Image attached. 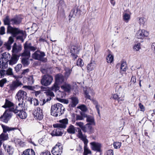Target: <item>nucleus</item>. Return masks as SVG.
<instances>
[{"instance_id":"obj_31","label":"nucleus","mask_w":155,"mask_h":155,"mask_svg":"<svg viewBox=\"0 0 155 155\" xmlns=\"http://www.w3.org/2000/svg\"><path fill=\"white\" fill-rule=\"evenodd\" d=\"M77 129L73 125H71L67 129V132L70 134H74L76 131Z\"/></svg>"},{"instance_id":"obj_49","label":"nucleus","mask_w":155,"mask_h":155,"mask_svg":"<svg viewBox=\"0 0 155 155\" xmlns=\"http://www.w3.org/2000/svg\"><path fill=\"white\" fill-rule=\"evenodd\" d=\"M7 82V80L6 78H4L0 80V86L1 87H4V85Z\"/></svg>"},{"instance_id":"obj_39","label":"nucleus","mask_w":155,"mask_h":155,"mask_svg":"<svg viewBox=\"0 0 155 155\" xmlns=\"http://www.w3.org/2000/svg\"><path fill=\"white\" fill-rule=\"evenodd\" d=\"M29 58L23 57L21 59V62L24 66H26L29 64Z\"/></svg>"},{"instance_id":"obj_9","label":"nucleus","mask_w":155,"mask_h":155,"mask_svg":"<svg viewBox=\"0 0 155 155\" xmlns=\"http://www.w3.org/2000/svg\"><path fill=\"white\" fill-rule=\"evenodd\" d=\"M63 150L62 145L60 143H58L52 148L51 152L54 155H61Z\"/></svg>"},{"instance_id":"obj_15","label":"nucleus","mask_w":155,"mask_h":155,"mask_svg":"<svg viewBox=\"0 0 155 155\" xmlns=\"http://www.w3.org/2000/svg\"><path fill=\"white\" fill-rule=\"evenodd\" d=\"M149 33L144 30H140L136 33V37L138 38L143 39L148 36Z\"/></svg>"},{"instance_id":"obj_22","label":"nucleus","mask_w":155,"mask_h":155,"mask_svg":"<svg viewBox=\"0 0 155 155\" xmlns=\"http://www.w3.org/2000/svg\"><path fill=\"white\" fill-rule=\"evenodd\" d=\"M22 46L21 45H17L16 43H14L12 47V52L14 54H16L21 51Z\"/></svg>"},{"instance_id":"obj_53","label":"nucleus","mask_w":155,"mask_h":155,"mask_svg":"<svg viewBox=\"0 0 155 155\" xmlns=\"http://www.w3.org/2000/svg\"><path fill=\"white\" fill-rule=\"evenodd\" d=\"M6 74L8 75H13L12 70L11 68H8L6 71Z\"/></svg>"},{"instance_id":"obj_32","label":"nucleus","mask_w":155,"mask_h":155,"mask_svg":"<svg viewBox=\"0 0 155 155\" xmlns=\"http://www.w3.org/2000/svg\"><path fill=\"white\" fill-rule=\"evenodd\" d=\"M20 56L25 58H29L30 57V51L29 50L24 49V52L21 53Z\"/></svg>"},{"instance_id":"obj_8","label":"nucleus","mask_w":155,"mask_h":155,"mask_svg":"<svg viewBox=\"0 0 155 155\" xmlns=\"http://www.w3.org/2000/svg\"><path fill=\"white\" fill-rule=\"evenodd\" d=\"M77 136L78 138L81 139L84 143V147H87V144L88 143V140L87 138V136L84 134H83L81 130L79 128H77Z\"/></svg>"},{"instance_id":"obj_43","label":"nucleus","mask_w":155,"mask_h":155,"mask_svg":"<svg viewBox=\"0 0 155 155\" xmlns=\"http://www.w3.org/2000/svg\"><path fill=\"white\" fill-rule=\"evenodd\" d=\"M8 54L6 52H4L0 55V58H1L4 60H6L9 61L8 59Z\"/></svg>"},{"instance_id":"obj_40","label":"nucleus","mask_w":155,"mask_h":155,"mask_svg":"<svg viewBox=\"0 0 155 155\" xmlns=\"http://www.w3.org/2000/svg\"><path fill=\"white\" fill-rule=\"evenodd\" d=\"M71 99L72 103V106L75 107L78 103V100L77 97H72Z\"/></svg>"},{"instance_id":"obj_34","label":"nucleus","mask_w":155,"mask_h":155,"mask_svg":"<svg viewBox=\"0 0 155 155\" xmlns=\"http://www.w3.org/2000/svg\"><path fill=\"white\" fill-rule=\"evenodd\" d=\"M3 146L5 150H7V152L9 155H12L13 153V149L11 148L10 146H8L7 148H6V147H5V145L4 144Z\"/></svg>"},{"instance_id":"obj_37","label":"nucleus","mask_w":155,"mask_h":155,"mask_svg":"<svg viewBox=\"0 0 155 155\" xmlns=\"http://www.w3.org/2000/svg\"><path fill=\"white\" fill-rule=\"evenodd\" d=\"M14 104L7 99H5V105L3 107L4 108L10 107L13 106Z\"/></svg>"},{"instance_id":"obj_61","label":"nucleus","mask_w":155,"mask_h":155,"mask_svg":"<svg viewBox=\"0 0 155 155\" xmlns=\"http://www.w3.org/2000/svg\"><path fill=\"white\" fill-rule=\"evenodd\" d=\"M136 77L133 75L132 76L131 79L130 81L132 82L134 84L136 82Z\"/></svg>"},{"instance_id":"obj_35","label":"nucleus","mask_w":155,"mask_h":155,"mask_svg":"<svg viewBox=\"0 0 155 155\" xmlns=\"http://www.w3.org/2000/svg\"><path fill=\"white\" fill-rule=\"evenodd\" d=\"M59 85V84L55 82L53 86L50 88V90H49V91H50L51 92L53 91L56 92L57 91L59 90V87L58 86Z\"/></svg>"},{"instance_id":"obj_28","label":"nucleus","mask_w":155,"mask_h":155,"mask_svg":"<svg viewBox=\"0 0 155 155\" xmlns=\"http://www.w3.org/2000/svg\"><path fill=\"white\" fill-rule=\"evenodd\" d=\"M86 121L88 122L87 124H89L90 125H95V124L94 119L93 116L87 115L86 117Z\"/></svg>"},{"instance_id":"obj_23","label":"nucleus","mask_w":155,"mask_h":155,"mask_svg":"<svg viewBox=\"0 0 155 155\" xmlns=\"http://www.w3.org/2000/svg\"><path fill=\"white\" fill-rule=\"evenodd\" d=\"M19 56L18 55L16 54H13L10 60H9L8 61H9V64L13 65L16 63L19 59Z\"/></svg>"},{"instance_id":"obj_51","label":"nucleus","mask_w":155,"mask_h":155,"mask_svg":"<svg viewBox=\"0 0 155 155\" xmlns=\"http://www.w3.org/2000/svg\"><path fill=\"white\" fill-rule=\"evenodd\" d=\"M76 64L78 66H80L81 67L82 66L84 65V63L82 60L80 58H79Z\"/></svg>"},{"instance_id":"obj_41","label":"nucleus","mask_w":155,"mask_h":155,"mask_svg":"<svg viewBox=\"0 0 155 155\" xmlns=\"http://www.w3.org/2000/svg\"><path fill=\"white\" fill-rule=\"evenodd\" d=\"M78 49L77 47L75 46H72L71 48V54H78Z\"/></svg>"},{"instance_id":"obj_19","label":"nucleus","mask_w":155,"mask_h":155,"mask_svg":"<svg viewBox=\"0 0 155 155\" xmlns=\"http://www.w3.org/2000/svg\"><path fill=\"white\" fill-rule=\"evenodd\" d=\"M57 128L56 129H54L51 133V134L52 136H61L63 134L64 130L62 129L59 127H54Z\"/></svg>"},{"instance_id":"obj_25","label":"nucleus","mask_w":155,"mask_h":155,"mask_svg":"<svg viewBox=\"0 0 155 155\" xmlns=\"http://www.w3.org/2000/svg\"><path fill=\"white\" fill-rule=\"evenodd\" d=\"M24 48L27 50H29L30 51H34L37 49V47L32 46L31 43L26 42L24 44Z\"/></svg>"},{"instance_id":"obj_10","label":"nucleus","mask_w":155,"mask_h":155,"mask_svg":"<svg viewBox=\"0 0 155 155\" xmlns=\"http://www.w3.org/2000/svg\"><path fill=\"white\" fill-rule=\"evenodd\" d=\"M27 93L22 90H20L17 93L15 98L17 99L20 103H23V100L24 98L26 99L27 98Z\"/></svg>"},{"instance_id":"obj_64","label":"nucleus","mask_w":155,"mask_h":155,"mask_svg":"<svg viewBox=\"0 0 155 155\" xmlns=\"http://www.w3.org/2000/svg\"><path fill=\"white\" fill-rule=\"evenodd\" d=\"M151 48L153 51L154 53H155V43H153L151 45Z\"/></svg>"},{"instance_id":"obj_60","label":"nucleus","mask_w":155,"mask_h":155,"mask_svg":"<svg viewBox=\"0 0 155 155\" xmlns=\"http://www.w3.org/2000/svg\"><path fill=\"white\" fill-rule=\"evenodd\" d=\"M145 19L143 18H140L139 19V23L141 25L143 24L144 23Z\"/></svg>"},{"instance_id":"obj_7","label":"nucleus","mask_w":155,"mask_h":155,"mask_svg":"<svg viewBox=\"0 0 155 155\" xmlns=\"http://www.w3.org/2000/svg\"><path fill=\"white\" fill-rule=\"evenodd\" d=\"M53 80V78L51 76L45 75L42 77L41 80V83L43 85L48 86L51 84Z\"/></svg>"},{"instance_id":"obj_59","label":"nucleus","mask_w":155,"mask_h":155,"mask_svg":"<svg viewBox=\"0 0 155 155\" xmlns=\"http://www.w3.org/2000/svg\"><path fill=\"white\" fill-rule=\"evenodd\" d=\"M5 28L4 26H2L0 29V35H3L5 33Z\"/></svg>"},{"instance_id":"obj_16","label":"nucleus","mask_w":155,"mask_h":155,"mask_svg":"<svg viewBox=\"0 0 155 155\" xmlns=\"http://www.w3.org/2000/svg\"><path fill=\"white\" fill-rule=\"evenodd\" d=\"M22 85V83L18 80L12 82L11 84H9L10 89L11 91L15 90L18 87Z\"/></svg>"},{"instance_id":"obj_47","label":"nucleus","mask_w":155,"mask_h":155,"mask_svg":"<svg viewBox=\"0 0 155 155\" xmlns=\"http://www.w3.org/2000/svg\"><path fill=\"white\" fill-rule=\"evenodd\" d=\"M75 125L76 126L79 127V128L81 130L82 129V128L84 126V123L81 121L79 122H76ZM76 129L77 130V128H76Z\"/></svg>"},{"instance_id":"obj_29","label":"nucleus","mask_w":155,"mask_h":155,"mask_svg":"<svg viewBox=\"0 0 155 155\" xmlns=\"http://www.w3.org/2000/svg\"><path fill=\"white\" fill-rule=\"evenodd\" d=\"M22 155H35V153L33 149H29L24 151Z\"/></svg>"},{"instance_id":"obj_21","label":"nucleus","mask_w":155,"mask_h":155,"mask_svg":"<svg viewBox=\"0 0 155 155\" xmlns=\"http://www.w3.org/2000/svg\"><path fill=\"white\" fill-rule=\"evenodd\" d=\"M55 82L59 85L64 82V77L61 74H58L55 76Z\"/></svg>"},{"instance_id":"obj_48","label":"nucleus","mask_w":155,"mask_h":155,"mask_svg":"<svg viewBox=\"0 0 155 155\" xmlns=\"http://www.w3.org/2000/svg\"><path fill=\"white\" fill-rule=\"evenodd\" d=\"M91 153V151L88 149L87 147H84V155H87L88 154Z\"/></svg>"},{"instance_id":"obj_38","label":"nucleus","mask_w":155,"mask_h":155,"mask_svg":"<svg viewBox=\"0 0 155 155\" xmlns=\"http://www.w3.org/2000/svg\"><path fill=\"white\" fill-rule=\"evenodd\" d=\"M130 15L128 13H124L123 14V19L125 22L127 23L130 19Z\"/></svg>"},{"instance_id":"obj_2","label":"nucleus","mask_w":155,"mask_h":155,"mask_svg":"<svg viewBox=\"0 0 155 155\" xmlns=\"http://www.w3.org/2000/svg\"><path fill=\"white\" fill-rule=\"evenodd\" d=\"M65 108L60 103H57L52 105L51 110V114L54 116H61L64 112Z\"/></svg>"},{"instance_id":"obj_45","label":"nucleus","mask_w":155,"mask_h":155,"mask_svg":"<svg viewBox=\"0 0 155 155\" xmlns=\"http://www.w3.org/2000/svg\"><path fill=\"white\" fill-rule=\"evenodd\" d=\"M65 77H68L70 75L71 71L72 69H70L68 68H66L65 69Z\"/></svg>"},{"instance_id":"obj_11","label":"nucleus","mask_w":155,"mask_h":155,"mask_svg":"<svg viewBox=\"0 0 155 155\" xmlns=\"http://www.w3.org/2000/svg\"><path fill=\"white\" fill-rule=\"evenodd\" d=\"M81 13V10L78 7H74L71 11L69 16V20H70L72 18H75L77 16L79 17Z\"/></svg>"},{"instance_id":"obj_20","label":"nucleus","mask_w":155,"mask_h":155,"mask_svg":"<svg viewBox=\"0 0 155 155\" xmlns=\"http://www.w3.org/2000/svg\"><path fill=\"white\" fill-rule=\"evenodd\" d=\"M21 21V19L19 16L16 15L11 19V24L13 25H18Z\"/></svg>"},{"instance_id":"obj_18","label":"nucleus","mask_w":155,"mask_h":155,"mask_svg":"<svg viewBox=\"0 0 155 155\" xmlns=\"http://www.w3.org/2000/svg\"><path fill=\"white\" fill-rule=\"evenodd\" d=\"M91 145L92 149L98 152H100L101 151V144L95 142H92L90 143Z\"/></svg>"},{"instance_id":"obj_12","label":"nucleus","mask_w":155,"mask_h":155,"mask_svg":"<svg viewBox=\"0 0 155 155\" xmlns=\"http://www.w3.org/2000/svg\"><path fill=\"white\" fill-rule=\"evenodd\" d=\"M33 114L34 118L36 119L41 120L43 118V115L42 110H41L40 108L37 107L35 108L33 110Z\"/></svg>"},{"instance_id":"obj_6","label":"nucleus","mask_w":155,"mask_h":155,"mask_svg":"<svg viewBox=\"0 0 155 155\" xmlns=\"http://www.w3.org/2000/svg\"><path fill=\"white\" fill-rule=\"evenodd\" d=\"M11 108L5 111L2 115L0 117V120L7 123L12 117L13 112L11 110Z\"/></svg>"},{"instance_id":"obj_3","label":"nucleus","mask_w":155,"mask_h":155,"mask_svg":"<svg viewBox=\"0 0 155 155\" xmlns=\"http://www.w3.org/2000/svg\"><path fill=\"white\" fill-rule=\"evenodd\" d=\"M25 105L24 104L19 103L18 105L15 107H11V110L15 114H16L20 118L22 119H25L27 116L26 113L23 110Z\"/></svg>"},{"instance_id":"obj_42","label":"nucleus","mask_w":155,"mask_h":155,"mask_svg":"<svg viewBox=\"0 0 155 155\" xmlns=\"http://www.w3.org/2000/svg\"><path fill=\"white\" fill-rule=\"evenodd\" d=\"M120 70L121 71H125L127 69L126 63L125 62H123L121 65Z\"/></svg>"},{"instance_id":"obj_57","label":"nucleus","mask_w":155,"mask_h":155,"mask_svg":"<svg viewBox=\"0 0 155 155\" xmlns=\"http://www.w3.org/2000/svg\"><path fill=\"white\" fill-rule=\"evenodd\" d=\"M31 104H33L34 105H37L38 104V102L37 99L34 98L33 100H31Z\"/></svg>"},{"instance_id":"obj_24","label":"nucleus","mask_w":155,"mask_h":155,"mask_svg":"<svg viewBox=\"0 0 155 155\" xmlns=\"http://www.w3.org/2000/svg\"><path fill=\"white\" fill-rule=\"evenodd\" d=\"M84 93L85 94V97L87 99L91 100V97L89 94L91 95H93L94 94V93L93 90L91 89L90 88H89L87 89V90L85 91L84 90Z\"/></svg>"},{"instance_id":"obj_5","label":"nucleus","mask_w":155,"mask_h":155,"mask_svg":"<svg viewBox=\"0 0 155 155\" xmlns=\"http://www.w3.org/2000/svg\"><path fill=\"white\" fill-rule=\"evenodd\" d=\"M45 56V54L44 52L37 50L32 54V57L34 59L46 62L47 60L46 58L44 57Z\"/></svg>"},{"instance_id":"obj_52","label":"nucleus","mask_w":155,"mask_h":155,"mask_svg":"<svg viewBox=\"0 0 155 155\" xmlns=\"http://www.w3.org/2000/svg\"><path fill=\"white\" fill-rule=\"evenodd\" d=\"M121 143L119 142H115L114 143V146L115 149L119 148L121 146Z\"/></svg>"},{"instance_id":"obj_54","label":"nucleus","mask_w":155,"mask_h":155,"mask_svg":"<svg viewBox=\"0 0 155 155\" xmlns=\"http://www.w3.org/2000/svg\"><path fill=\"white\" fill-rule=\"evenodd\" d=\"M22 67V65L21 64H19L17 65L15 67V70L16 72H18L21 69Z\"/></svg>"},{"instance_id":"obj_17","label":"nucleus","mask_w":155,"mask_h":155,"mask_svg":"<svg viewBox=\"0 0 155 155\" xmlns=\"http://www.w3.org/2000/svg\"><path fill=\"white\" fill-rule=\"evenodd\" d=\"M45 94L47 98L46 99H43V104L42 105L45 104L46 102L50 101L51 99V97L54 96L53 92L50 91H48L45 92Z\"/></svg>"},{"instance_id":"obj_44","label":"nucleus","mask_w":155,"mask_h":155,"mask_svg":"<svg viewBox=\"0 0 155 155\" xmlns=\"http://www.w3.org/2000/svg\"><path fill=\"white\" fill-rule=\"evenodd\" d=\"M107 61L108 63H111L114 60V57L110 54H109L107 57Z\"/></svg>"},{"instance_id":"obj_1","label":"nucleus","mask_w":155,"mask_h":155,"mask_svg":"<svg viewBox=\"0 0 155 155\" xmlns=\"http://www.w3.org/2000/svg\"><path fill=\"white\" fill-rule=\"evenodd\" d=\"M5 25H7L6 33L7 34H12L14 37H16L17 39L21 40L22 42L24 41L23 36L24 35L23 31L18 28L12 27L11 25V19L9 16L6 15L3 19Z\"/></svg>"},{"instance_id":"obj_36","label":"nucleus","mask_w":155,"mask_h":155,"mask_svg":"<svg viewBox=\"0 0 155 155\" xmlns=\"http://www.w3.org/2000/svg\"><path fill=\"white\" fill-rule=\"evenodd\" d=\"M8 138V134L6 133L2 132L0 135V140L2 141L7 140Z\"/></svg>"},{"instance_id":"obj_14","label":"nucleus","mask_w":155,"mask_h":155,"mask_svg":"<svg viewBox=\"0 0 155 155\" xmlns=\"http://www.w3.org/2000/svg\"><path fill=\"white\" fill-rule=\"evenodd\" d=\"M60 123L53 125L54 127H59L61 128H65L68 123V120L67 118H65L59 120Z\"/></svg>"},{"instance_id":"obj_56","label":"nucleus","mask_w":155,"mask_h":155,"mask_svg":"<svg viewBox=\"0 0 155 155\" xmlns=\"http://www.w3.org/2000/svg\"><path fill=\"white\" fill-rule=\"evenodd\" d=\"M84 119L83 117L81 115L76 114L75 117V120H81Z\"/></svg>"},{"instance_id":"obj_62","label":"nucleus","mask_w":155,"mask_h":155,"mask_svg":"<svg viewBox=\"0 0 155 155\" xmlns=\"http://www.w3.org/2000/svg\"><path fill=\"white\" fill-rule=\"evenodd\" d=\"M40 155H51V154L50 152L47 151L41 153Z\"/></svg>"},{"instance_id":"obj_26","label":"nucleus","mask_w":155,"mask_h":155,"mask_svg":"<svg viewBox=\"0 0 155 155\" xmlns=\"http://www.w3.org/2000/svg\"><path fill=\"white\" fill-rule=\"evenodd\" d=\"M1 126L3 129V132L5 133L16 129V128L9 127L3 124H2Z\"/></svg>"},{"instance_id":"obj_58","label":"nucleus","mask_w":155,"mask_h":155,"mask_svg":"<svg viewBox=\"0 0 155 155\" xmlns=\"http://www.w3.org/2000/svg\"><path fill=\"white\" fill-rule=\"evenodd\" d=\"M6 71L4 70L0 69V78L4 77Z\"/></svg>"},{"instance_id":"obj_46","label":"nucleus","mask_w":155,"mask_h":155,"mask_svg":"<svg viewBox=\"0 0 155 155\" xmlns=\"http://www.w3.org/2000/svg\"><path fill=\"white\" fill-rule=\"evenodd\" d=\"M78 108L80 109L83 112H85L87 110V109L86 106L83 104L81 105L78 107Z\"/></svg>"},{"instance_id":"obj_50","label":"nucleus","mask_w":155,"mask_h":155,"mask_svg":"<svg viewBox=\"0 0 155 155\" xmlns=\"http://www.w3.org/2000/svg\"><path fill=\"white\" fill-rule=\"evenodd\" d=\"M140 44V43H137L135 44L134 46V49L136 51H138L141 48Z\"/></svg>"},{"instance_id":"obj_13","label":"nucleus","mask_w":155,"mask_h":155,"mask_svg":"<svg viewBox=\"0 0 155 155\" xmlns=\"http://www.w3.org/2000/svg\"><path fill=\"white\" fill-rule=\"evenodd\" d=\"M81 130L83 132L88 134H91L94 132V128L89 124H86L84 125Z\"/></svg>"},{"instance_id":"obj_55","label":"nucleus","mask_w":155,"mask_h":155,"mask_svg":"<svg viewBox=\"0 0 155 155\" xmlns=\"http://www.w3.org/2000/svg\"><path fill=\"white\" fill-rule=\"evenodd\" d=\"M104 155H114L113 150L110 149L107 150L105 153Z\"/></svg>"},{"instance_id":"obj_27","label":"nucleus","mask_w":155,"mask_h":155,"mask_svg":"<svg viewBox=\"0 0 155 155\" xmlns=\"http://www.w3.org/2000/svg\"><path fill=\"white\" fill-rule=\"evenodd\" d=\"M8 61L0 58V68L2 69L6 68L8 66Z\"/></svg>"},{"instance_id":"obj_63","label":"nucleus","mask_w":155,"mask_h":155,"mask_svg":"<svg viewBox=\"0 0 155 155\" xmlns=\"http://www.w3.org/2000/svg\"><path fill=\"white\" fill-rule=\"evenodd\" d=\"M23 88H26L27 89H28L30 90H33V87L31 86H27V85H25L24 86H23Z\"/></svg>"},{"instance_id":"obj_30","label":"nucleus","mask_w":155,"mask_h":155,"mask_svg":"<svg viewBox=\"0 0 155 155\" xmlns=\"http://www.w3.org/2000/svg\"><path fill=\"white\" fill-rule=\"evenodd\" d=\"M71 85L67 84H65L62 85L61 87V88L63 89L64 91L69 92L71 89Z\"/></svg>"},{"instance_id":"obj_4","label":"nucleus","mask_w":155,"mask_h":155,"mask_svg":"<svg viewBox=\"0 0 155 155\" xmlns=\"http://www.w3.org/2000/svg\"><path fill=\"white\" fill-rule=\"evenodd\" d=\"M124 88L121 85L119 86V87L117 90V92L116 94H114L113 96V98L115 100L118 101V102L121 104L122 101L124 100Z\"/></svg>"},{"instance_id":"obj_33","label":"nucleus","mask_w":155,"mask_h":155,"mask_svg":"<svg viewBox=\"0 0 155 155\" xmlns=\"http://www.w3.org/2000/svg\"><path fill=\"white\" fill-rule=\"evenodd\" d=\"M96 64L94 62H91L87 66V68L89 71H90L94 69L95 67Z\"/></svg>"}]
</instances>
